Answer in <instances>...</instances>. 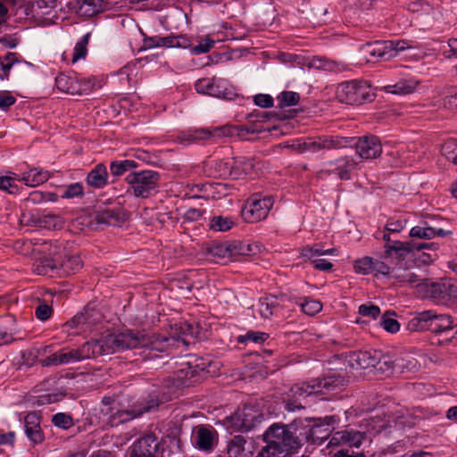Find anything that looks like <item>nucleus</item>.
Instances as JSON below:
<instances>
[{
  "mask_svg": "<svg viewBox=\"0 0 457 457\" xmlns=\"http://www.w3.org/2000/svg\"><path fill=\"white\" fill-rule=\"evenodd\" d=\"M181 368L165 378L161 386L153 390L141 403L138 414L150 411L161 404L177 398L183 388L200 383L211 373V361L196 355H188Z\"/></svg>",
  "mask_w": 457,
  "mask_h": 457,
  "instance_id": "nucleus-1",
  "label": "nucleus"
},
{
  "mask_svg": "<svg viewBox=\"0 0 457 457\" xmlns=\"http://www.w3.org/2000/svg\"><path fill=\"white\" fill-rule=\"evenodd\" d=\"M96 341L101 355L139 349L140 354H144L145 358H155L160 353L167 352L176 340L174 337H166L165 334H147L145 331L126 329L118 334L107 335Z\"/></svg>",
  "mask_w": 457,
  "mask_h": 457,
  "instance_id": "nucleus-2",
  "label": "nucleus"
},
{
  "mask_svg": "<svg viewBox=\"0 0 457 457\" xmlns=\"http://www.w3.org/2000/svg\"><path fill=\"white\" fill-rule=\"evenodd\" d=\"M101 356L100 348L97 347L96 339L84 343L78 348H62L41 360L44 367L59 366L81 361L86 359Z\"/></svg>",
  "mask_w": 457,
  "mask_h": 457,
  "instance_id": "nucleus-3",
  "label": "nucleus"
},
{
  "mask_svg": "<svg viewBox=\"0 0 457 457\" xmlns=\"http://www.w3.org/2000/svg\"><path fill=\"white\" fill-rule=\"evenodd\" d=\"M34 267V270L39 275L53 276L56 272L59 276H70L82 268V262L78 255L61 253L57 257L39 258Z\"/></svg>",
  "mask_w": 457,
  "mask_h": 457,
  "instance_id": "nucleus-4",
  "label": "nucleus"
},
{
  "mask_svg": "<svg viewBox=\"0 0 457 457\" xmlns=\"http://www.w3.org/2000/svg\"><path fill=\"white\" fill-rule=\"evenodd\" d=\"M278 433L293 453L297 452L305 443L311 444V418L295 419L289 424L273 423Z\"/></svg>",
  "mask_w": 457,
  "mask_h": 457,
  "instance_id": "nucleus-5",
  "label": "nucleus"
},
{
  "mask_svg": "<svg viewBox=\"0 0 457 457\" xmlns=\"http://www.w3.org/2000/svg\"><path fill=\"white\" fill-rule=\"evenodd\" d=\"M336 96L339 102L351 105L371 103L376 97L370 85L365 80L358 79L338 84Z\"/></svg>",
  "mask_w": 457,
  "mask_h": 457,
  "instance_id": "nucleus-6",
  "label": "nucleus"
},
{
  "mask_svg": "<svg viewBox=\"0 0 457 457\" xmlns=\"http://www.w3.org/2000/svg\"><path fill=\"white\" fill-rule=\"evenodd\" d=\"M161 180V174L152 170H140L129 172L125 181L129 185V191L136 197L148 198L156 191Z\"/></svg>",
  "mask_w": 457,
  "mask_h": 457,
  "instance_id": "nucleus-7",
  "label": "nucleus"
},
{
  "mask_svg": "<svg viewBox=\"0 0 457 457\" xmlns=\"http://www.w3.org/2000/svg\"><path fill=\"white\" fill-rule=\"evenodd\" d=\"M340 149L354 147L356 154L364 160H372L382 154V144L376 135L368 134L361 137H341Z\"/></svg>",
  "mask_w": 457,
  "mask_h": 457,
  "instance_id": "nucleus-8",
  "label": "nucleus"
},
{
  "mask_svg": "<svg viewBox=\"0 0 457 457\" xmlns=\"http://www.w3.org/2000/svg\"><path fill=\"white\" fill-rule=\"evenodd\" d=\"M440 245L437 242L420 243L413 240L409 241H394L391 245H384V252L381 258L386 260H395L398 262L404 261L408 257H411L414 251H421L424 249L437 251Z\"/></svg>",
  "mask_w": 457,
  "mask_h": 457,
  "instance_id": "nucleus-9",
  "label": "nucleus"
},
{
  "mask_svg": "<svg viewBox=\"0 0 457 457\" xmlns=\"http://www.w3.org/2000/svg\"><path fill=\"white\" fill-rule=\"evenodd\" d=\"M274 204L271 195H262L261 193L251 195L241 210V216L245 222L256 223L265 220Z\"/></svg>",
  "mask_w": 457,
  "mask_h": 457,
  "instance_id": "nucleus-10",
  "label": "nucleus"
},
{
  "mask_svg": "<svg viewBox=\"0 0 457 457\" xmlns=\"http://www.w3.org/2000/svg\"><path fill=\"white\" fill-rule=\"evenodd\" d=\"M263 417L260 411L251 404H245L233 414L227 417L224 423L228 429L232 431H249L261 423Z\"/></svg>",
  "mask_w": 457,
  "mask_h": 457,
  "instance_id": "nucleus-11",
  "label": "nucleus"
},
{
  "mask_svg": "<svg viewBox=\"0 0 457 457\" xmlns=\"http://www.w3.org/2000/svg\"><path fill=\"white\" fill-rule=\"evenodd\" d=\"M231 128L227 126L213 128H190L180 131L178 136V141L182 145L204 144L213 142L214 138L230 136Z\"/></svg>",
  "mask_w": 457,
  "mask_h": 457,
  "instance_id": "nucleus-12",
  "label": "nucleus"
},
{
  "mask_svg": "<svg viewBox=\"0 0 457 457\" xmlns=\"http://www.w3.org/2000/svg\"><path fill=\"white\" fill-rule=\"evenodd\" d=\"M265 445L262 446L255 457H290L292 450L278 433V429L270 425L262 435Z\"/></svg>",
  "mask_w": 457,
  "mask_h": 457,
  "instance_id": "nucleus-13",
  "label": "nucleus"
},
{
  "mask_svg": "<svg viewBox=\"0 0 457 457\" xmlns=\"http://www.w3.org/2000/svg\"><path fill=\"white\" fill-rule=\"evenodd\" d=\"M341 142V136L320 135L306 137L303 142H299L295 148L299 153H318L340 149Z\"/></svg>",
  "mask_w": 457,
  "mask_h": 457,
  "instance_id": "nucleus-14",
  "label": "nucleus"
},
{
  "mask_svg": "<svg viewBox=\"0 0 457 457\" xmlns=\"http://www.w3.org/2000/svg\"><path fill=\"white\" fill-rule=\"evenodd\" d=\"M160 442L154 433L137 438L129 449V457H159Z\"/></svg>",
  "mask_w": 457,
  "mask_h": 457,
  "instance_id": "nucleus-15",
  "label": "nucleus"
},
{
  "mask_svg": "<svg viewBox=\"0 0 457 457\" xmlns=\"http://www.w3.org/2000/svg\"><path fill=\"white\" fill-rule=\"evenodd\" d=\"M197 93L210 96L231 100L236 96L235 92L228 88L224 82L218 80L215 77L202 78L195 84Z\"/></svg>",
  "mask_w": 457,
  "mask_h": 457,
  "instance_id": "nucleus-16",
  "label": "nucleus"
},
{
  "mask_svg": "<svg viewBox=\"0 0 457 457\" xmlns=\"http://www.w3.org/2000/svg\"><path fill=\"white\" fill-rule=\"evenodd\" d=\"M338 420V417L335 415L311 418V444H323L334 430L335 424Z\"/></svg>",
  "mask_w": 457,
  "mask_h": 457,
  "instance_id": "nucleus-17",
  "label": "nucleus"
},
{
  "mask_svg": "<svg viewBox=\"0 0 457 457\" xmlns=\"http://www.w3.org/2000/svg\"><path fill=\"white\" fill-rule=\"evenodd\" d=\"M94 85L89 79L79 80L77 78L65 73H60L55 78L57 89L70 95H82L86 91L92 90Z\"/></svg>",
  "mask_w": 457,
  "mask_h": 457,
  "instance_id": "nucleus-18",
  "label": "nucleus"
},
{
  "mask_svg": "<svg viewBox=\"0 0 457 457\" xmlns=\"http://www.w3.org/2000/svg\"><path fill=\"white\" fill-rule=\"evenodd\" d=\"M26 333L18 327L16 318L12 314L0 316V346L23 340Z\"/></svg>",
  "mask_w": 457,
  "mask_h": 457,
  "instance_id": "nucleus-19",
  "label": "nucleus"
},
{
  "mask_svg": "<svg viewBox=\"0 0 457 457\" xmlns=\"http://www.w3.org/2000/svg\"><path fill=\"white\" fill-rule=\"evenodd\" d=\"M392 41H374L361 46L360 54L367 62H377L391 58Z\"/></svg>",
  "mask_w": 457,
  "mask_h": 457,
  "instance_id": "nucleus-20",
  "label": "nucleus"
},
{
  "mask_svg": "<svg viewBox=\"0 0 457 457\" xmlns=\"http://www.w3.org/2000/svg\"><path fill=\"white\" fill-rule=\"evenodd\" d=\"M21 221H24L28 226H35L47 229L61 228L62 226V220L59 215L46 212L23 213Z\"/></svg>",
  "mask_w": 457,
  "mask_h": 457,
  "instance_id": "nucleus-21",
  "label": "nucleus"
},
{
  "mask_svg": "<svg viewBox=\"0 0 457 457\" xmlns=\"http://www.w3.org/2000/svg\"><path fill=\"white\" fill-rule=\"evenodd\" d=\"M144 48H154L158 46L188 48L191 41L186 35H170L167 37H145L143 40Z\"/></svg>",
  "mask_w": 457,
  "mask_h": 457,
  "instance_id": "nucleus-22",
  "label": "nucleus"
},
{
  "mask_svg": "<svg viewBox=\"0 0 457 457\" xmlns=\"http://www.w3.org/2000/svg\"><path fill=\"white\" fill-rule=\"evenodd\" d=\"M42 414L40 411H29L24 417V429L29 440L34 445H40L45 441V434L41 428Z\"/></svg>",
  "mask_w": 457,
  "mask_h": 457,
  "instance_id": "nucleus-23",
  "label": "nucleus"
},
{
  "mask_svg": "<svg viewBox=\"0 0 457 457\" xmlns=\"http://www.w3.org/2000/svg\"><path fill=\"white\" fill-rule=\"evenodd\" d=\"M358 162L353 157L345 155L328 162L331 169L326 170L325 172L328 175L335 174L341 180H349L351 179V173L353 170L358 169Z\"/></svg>",
  "mask_w": 457,
  "mask_h": 457,
  "instance_id": "nucleus-24",
  "label": "nucleus"
},
{
  "mask_svg": "<svg viewBox=\"0 0 457 457\" xmlns=\"http://www.w3.org/2000/svg\"><path fill=\"white\" fill-rule=\"evenodd\" d=\"M366 438L367 435L364 432L356 430H344L336 432L329 443L332 445H338L341 447L358 449L361 447Z\"/></svg>",
  "mask_w": 457,
  "mask_h": 457,
  "instance_id": "nucleus-25",
  "label": "nucleus"
},
{
  "mask_svg": "<svg viewBox=\"0 0 457 457\" xmlns=\"http://www.w3.org/2000/svg\"><path fill=\"white\" fill-rule=\"evenodd\" d=\"M125 212L122 207H99L95 212L94 220L97 224L117 226L125 221Z\"/></svg>",
  "mask_w": 457,
  "mask_h": 457,
  "instance_id": "nucleus-26",
  "label": "nucleus"
},
{
  "mask_svg": "<svg viewBox=\"0 0 457 457\" xmlns=\"http://www.w3.org/2000/svg\"><path fill=\"white\" fill-rule=\"evenodd\" d=\"M382 357V352L376 349L361 350L351 353L350 362L360 369H369L377 367Z\"/></svg>",
  "mask_w": 457,
  "mask_h": 457,
  "instance_id": "nucleus-27",
  "label": "nucleus"
},
{
  "mask_svg": "<svg viewBox=\"0 0 457 457\" xmlns=\"http://www.w3.org/2000/svg\"><path fill=\"white\" fill-rule=\"evenodd\" d=\"M452 234L451 230L429 226L428 221H420L419 225L412 227L409 232L411 237L425 240H430L436 237H445Z\"/></svg>",
  "mask_w": 457,
  "mask_h": 457,
  "instance_id": "nucleus-28",
  "label": "nucleus"
},
{
  "mask_svg": "<svg viewBox=\"0 0 457 457\" xmlns=\"http://www.w3.org/2000/svg\"><path fill=\"white\" fill-rule=\"evenodd\" d=\"M447 281L442 279L438 282L422 284L427 297L432 299L437 304L448 305L447 300Z\"/></svg>",
  "mask_w": 457,
  "mask_h": 457,
  "instance_id": "nucleus-29",
  "label": "nucleus"
},
{
  "mask_svg": "<svg viewBox=\"0 0 457 457\" xmlns=\"http://www.w3.org/2000/svg\"><path fill=\"white\" fill-rule=\"evenodd\" d=\"M435 311H423L415 313L408 321L407 329L411 332L430 331L433 324Z\"/></svg>",
  "mask_w": 457,
  "mask_h": 457,
  "instance_id": "nucleus-30",
  "label": "nucleus"
},
{
  "mask_svg": "<svg viewBox=\"0 0 457 457\" xmlns=\"http://www.w3.org/2000/svg\"><path fill=\"white\" fill-rule=\"evenodd\" d=\"M108 178L106 166L100 162L87 173L86 182L92 188L102 189L108 185Z\"/></svg>",
  "mask_w": 457,
  "mask_h": 457,
  "instance_id": "nucleus-31",
  "label": "nucleus"
},
{
  "mask_svg": "<svg viewBox=\"0 0 457 457\" xmlns=\"http://www.w3.org/2000/svg\"><path fill=\"white\" fill-rule=\"evenodd\" d=\"M254 160L244 156L232 159V179H240L252 176L254 172Z\"/></svg>",
  "mask_w": 457,
  "mask_h": 457,
  "instance_id": "nucleus-32",
  "label": "nucleus"
},
{
  "mask_svg": "<svg viewBox=\"0 0 457 457\" xmlns=\"http://www.w3.org/2000/svg\"><path fill=\"white\" fill-rule=\"evenodd\" d=\"M215 435L216 431L212 428L200 425L195 429L194 442L201 450H211L213 447Z\"/></svg>",
  "mask_w": 457,
  "mask_h": 457,
  "instance_id": "nucleus-33",
  "label": "nucleus"
},
{
  "mask_svg": "<svg viewBox=\"0 0 457 457\" xmlns=\"http://www.w3.org/2000/svg\"><path fill=\"white\" fill-rule=\"evenodd\" d=\"M457 324H454L453 319L448 314L434 313L433 324L430 332L436 335L450 334L453 330L455 331Z\"/></svg>",
  "mask_w": 457,
  "mask_h": 457,
  "instance_id": "nucleus-34",
  "label": "nucleus"
},
{
  "mask_svg": "<svg viewBox=\"0 0 457 457\" xmlns=\"http://www.w3.org/2000/svg\"><path fill=\"white\" fill-rule=\"evenodd\" d=\"M273 116V113L267 111H260L255 110L250 113L247 114V120L250 122H253V125L247 126V125H242L238 128L239 132L245 131L247 133L254 134L262 131V127L258 126L257 122H264L266 120H269L270 117Z\"/></svg>",
  "mask_w": 457,
  "mask_h": 457,
  "instance_id": "nucleus-35",
  "label": "nucleus"
},
{
  "mask_svg": "<svg viewBox=\"0 0 457 457\" xmlns=\"http://www.w3.org/2000/svg\"><path fill=\"white\" fill-rule=\"evenodd\" d=\"M206 253L214 262H219V261L226 260V259L231 261L230 244L228 241H226V242L212 241L207 245Z\"/></svg>",
  "mask_w": 457,
  "mask_h": 457,
  "instance_id": "nucleus-36",
  "label": "nucleus"
},
{
  "mask_svg": "<svg viewBox=\"0 0 457 457\" xmlns=\"http://www.w3.org/2000/svg\"><path fill=\"white\" fill-rule=\"evenodd\" d=\"M345 378L338 373H331L323 378H315V383L320 386V394L339 389L346 385Z\"/></svg>",
  "mask_w": 457,
  "mask_h": 457,
  "instance_id": "nucleus-37",
  "label": "nucleus"
},
{
  "mask_svg": "<svg viewBox=\"0 0 457 457\" xmlns=\"http://www.w3.org/2000/svg\"><path fill=\"white\" fill-rule=\"evenodd\" d=\"M50 178V171L39 168H31L22 173L20 180L26 186L37 187L46 182Z\"/></svg>",
  "mask_w": 457,
  "mask_h": 457,
  "instance_id": "nucleus-38",
  "label": "nucleus"
},
{
  "mask_svg": "<svg viewBox=\"0 0 457 457\" xmlns=\"http://www.w3.org/2000/svg\"><path fill=\"white\" fill-rule=\"evenodd\" d=\"M320 393V386L315 383V379L308 382L297 383L291 386L289 390V396L294 398L307 397L312 395H318Z\"/></svg>",
  "mask_w": 457,
  "mask_h": 457,
  "instance_id": "nucleus-39",
  "label": "nucleus"
},
{
  "mask_svg": "<svg viewBox=\"0 0 457 457\" xmlns=\"http://www.w3.org/2000/svg\"><path fill=\"white\" fill-rule=\"evenodd\" d=\"M34 246L35 250L39 253H43L45 257H57L62 253V251L64 250L63 246L57 243V241L53 242L52 240H37L35 242Z\"/></svg>",
  "mask_w": 457,
  "mask_h": 457,
  "instance_id": "nucleus-40",
  "label": "nucleus"
},
{
  "mask_svg": "<svg viewBox=\"0 0 457 457\" xmlns=\"http://www.w3.org/2000/svg\"><path fill=\"white\" fill-rule=\"evenodd\" d=\"M419 81L414 79H400L395 84L386 86L385 91L395 95H407L414 91Z\"/></svg>",
  "mask_w": 457,
  "mask_h": 457,
  "instance_id": "nucleus-41",
  "label": "nucleus"
},
{
  "mask_svg": "<svg viewBox=\"0 0 457 457\" xmlns=\"http://www.w3.org/2000/svg\"><path fill=\"white\" fill-rule=\"evenodd\" d=\"M113 408H110V415L108 417L107 422L111 427H118L120 424H123L127 421H129L136 418L137 414H134L132 411L128 410H120L117 409L113 411Z\"/></svg>",
  "mask_w": 457,
  "mask_h": 457,
  "instance_id": "nucleus-42",
  "label": "nucleus"
},
{
  "mask_svg": "<svg viewBox=\"0 0 457 457\" xmlns=\"http://www.w3.org/2000/svg\"><path fill=\"white\" fill-rule=\"evenodd\" d=\"M278 307V298L270 295L261 297L258 303V312L263 319H270L274 314V310Z\"/></svg>",
  "mask_w": 457,
  "mask_h": 457,
  "instance_id": "nucleus-43",
  "label": "nucleus"
},
{
  "mask_svg": "<svg viewBox=\"0 0 457 457\" xmlns=\"http://www.w3.org/2000/svg\"><path fill=\"white\" fill-rule=\"evenodd\" d=\"M138 163L134 160L112 161L110 163L111 174L114 177H120L127 171H133L137 169Z\"/></svg>",
  "mask_w": 457,
  "mask_h": 457,
  "instance_id": "nucleus-44",
  "label": "nucleus"
},
{
  "mask_svg": "<svg viewBox=\"0 0 457 457\" xmlns=\"http://www.w3.org/2000/svg\"><path fill=\"white\" fill-rule=\"evenodd\" d=\"M173 334L170 337H175V343L173 345L170 346V348L174 347L175 345L179 342V338L181 337H195L196 334L195 328L193 324L187 322V321H180L174 324V327H172ZM166 337H169L168 335H165Z\"/></svg>",
  "mask_w": 457,
  "mask_h": 457,
  "instance_id": "nucleus-45",
  "label": "nucleus"
},
{
  "mask_svg": "<svg viewBox=\"0 0 457 457\" xmlns=\"http://www.w3.org/2000/svg\"><path fill=\"white\" fill-rule=\"evenodd\" d=\"M85 318L80 312L77 313L71 320L66 321L62 328L65 331L70 335H77L82 332H87V328L85 326Z\"/></svg>",
  "mask_w": 457,
  "mask_h": 457,
  "instance_id": "nucleus-46",
  "label": "nucleus"
},
{
  "mask_svg": "<svg viewBox=\"0 0 457 457\" xmlns=\"http://www.w3.org/2000/svg\"><path fill=\"white\" fill-rule=\"evenodd\" d=\"M246 440L243 436H235L228 445L229 457H245Z\"/></svg>",
  "mask_w": 457,
  "mask_h": 457,
  "instance_id": "nucleus-47",
  "label": "nucleus"
},
{
  "mask_svg": "<svg viewBox=\"0 0 457 457\" xmlns=\"http://www.w3.org/2000/svg\"><path fill=\"white\" fill-rule=\"evenodd\" d=\"M276 99L278 102L277 108L284 109L296 105L300 101V95L294 91H283Z\"/></svg>",
  "mask_w": 457,
  "mask_h": 457,
  "instance_id": "nucleus-48",
  "label": "nucleus"
},
{
  "mask_svg": "<svg viewBox=\"0 0 457 457\" xmlns=\"http://www.w3.org/2000/svg\"><path fill=\"white\" fill-rule=\"evenodd\" d=\"M230 249H231V261H239L240 256H249L252 254V246L249 244H245L241 241H231Z\"/></svg>",
  "mask_w": 457,
  "mask_h": 457,
  "instance_id": "nucleus-49",
  "label": "nucleus"
},
{
  "mask_svg": "<svg viewBox=\"0 0 457 457\" xmlns=\"http://www.w3.org/2000/svg\"><path fill=\"white\" fill-rule=\"evenodd\" d=\"M235 221L230 217H224L221 215L213 216L209 223V227L214 231H228L233 228Z\"/></svg>",
  "mask_w": 457,
  "mask_h": 457,
  "instance_id": "nucleus-50",
  "label": "nucleus"
},
{
  "mask_svg": "<svg viewBox=\"0 0 457 457\" xmlns=\"http://www.w3.org/2000/svg\"><path fill=\"white\" fill-rule=\"evenodd\" d=\"M391 277L401 286L405 285V284L410 285V286H414V285L420 286L421 285L420 284L421 278H420V276H418L417 274H415L413 272L403 270L402 272H396V273L391 275Z\"/></svg>",
  "mask_w": 457,
  "mask_h": 457,
  "instance_id": "nucleus-51",
  "label": "nucleus"
},
{
  "mask_svg": "<svg viewBox=\"0 0 457 457\" xmlns=\"http://www.w3.org/2000/svg\"><path fill=\"white\" fill-rule=\"evenodd\" d=\"M441 153L449 162L457 166V139L446 141L442 145Z\"/></svg>",
  "mask_w": 457,
  "mask_h": 457,
  "instance_id": "nucleus-52",
  "label": "nucleus"
},
{
  "mask_svg": "<svg viewBox=\"0 0 457 457\" xmlns=\"http://www.w3.org/2000/svg\"><path fill=\"white\" fill-rule=\"evenodd\" d=\"M84 195V186L80 182L71 183L62 187L61 197L63 199H71L75 197H82Z\"/></svg>",
  "mask_w": 457,
  "mask_h": 457,
  "instance_id": "nucleus-53",
  "label": "nucleus"
},
{
  "mask_svg": "<svg viewBox=\"0 0 457 457\" xmlns=\"http://www.w3.org/2000/svg\"><path fill=\"white\" fill-rule=\"evenodd\" d=\"M300 306L302 312L309 316H314L322 310V303L311 297H305Z\"/></svg>",
  "mask_w": 457,
  "mask_h": 457,
  "instance_id": "nucleus-54",
  "label": "nucleus"
},
{
  "mask_svg": "<svg viewBox=\"0 0 457 457\" xmlns=\"http://www.w3.org/2000/svg\"><path fill=\"white\" fill-rule=\"evenodd\" d=\"M270 337V335L265 332L261 331H253L249 330L246 332L245 335H241L237 337V342L239 344L246 343L247 341H252L258 344L264 343L268 338Z\"/></svg>",
  "mask_w": 457,
  "mask_h": 457,
  "instance_id": "nucleus-55",
  "label": "nucleus"
},
{
  "mask_svg": "<svg viewBox=\"0 0 457 457\" xmlns=\"http://www.w3.org/2000/svg\"><path fill=\"white\" fill-rule=\"evenodd\" d=\"M52 423L62 429H69L74 426L73 418L71 414L58 412L52 417Z\"/></svg>",
  "mask_w": 457,
  "mask_h": 457,
  "instance_id": "nucleus-56",
  "label": "nucleus"
},
{
  "mask_svg": "<svg viewBox=\"0 0 457 457\" xmlns=\"http://www.w3.org/2000/svg\"><path fill=\"white\" fill-rule=\"evenodd\" d=\"M373 258L365 256L356 260L353 263L354 271L358 274L367 275L372 273Z\"/></svg>",
  "mask_w": 457,
  "mask_h": 457,
  "instance_id": "nucleus-57",
  "label": "nucleus"
},
{
  "mask_svg": "<svg viewBox=\"0 0 457 457\" xmlns=\"http://www.w3.org/2000/svg\"><path fill=\"white\" fill-rule=\"evenodd\" d=\"M389 315H395V312H393L390 313L389 312H386L383 314L379 322L380 326L389 333H396L400 329V324L395 319Z\"/></svg>",
  "mask_w": 457,
  "mask_h": 457,
  "instance_id": "nucleus-58",
  "label": "nucleus"
},
{
  "mask_svg": "<svg viewBox=\"0 0 457 457\" xmlns=\"http://www.w3.org/2000/svg\"><path fill=\"white\" fill-rule=\"evenodd\" d=\"M215 171L213 176L220 178L230 177L232 179V162L219 160L213 163Z\"/></svg>",
  "mask_w": 457,
  "mask_h": 457,
  "instance_id": "nucleus-59",
  "label": "nucleus"
},
{
  "mask_svg": "<svg viewBox=\"0 0 457 457\" xmlns=\"http://www.w3.org/2000/svg\"><path fill=\"white\" fill-rule=\"evenodd\" d=\"M406 224H407L406 219H402L400 217L399 218L392 217L387 220L384 229H385V231L393 233V234L400 233L401 231H403L404 229V228L406 227Z\"/></svg>",
  "mask_w": 457,
  "mask_h": 457,
  "instance_id": "nucleus-60",
  "label": "nucleus"
},
{
  "mask_svg": "<svg viewBox=\"0 0 457 457\" xmlns=\"http://www.w3.org/2000/svg\"><path fill=\"white\" fill-rule=\"evenodd\" d=\"M89 34L83 36L75 45L72 62H75L79 59L85 58L87 55V46L88 44Z\"/></svg>",
  "mask_w": 457,
  "mask_h": 457,
  "instance_id": "nucleus-61",
  "label": "nucleus"
},
{
  "mask_svg": "<svg viewBox=\"0 0 457 457\" xmlns=\"http://www.w3.org/2000/svg\"><path fill=\"white\" fill-rule=\"evenodd\" d=\"M80 314L85 318L84 323L87 328V331L91 330L99 320V313L93 308L85 307Z\"/></svg>",
  "mask_w": 457,
  "mask_h": 457,
  "instance_id": "nucleus-62",
  "label": "nucleus"
},
{
  "mask_svg": "<svg viewBox=\"0 0 457 457\" xmlns=\"http://www.w3.org/2000/svg\"><path fill=\"white\" fill-rule=\"evenodd\" d=\"M0 190L9 194H16L19 191L15 184V178L11 176H0Z\"/></svg>",
  "mask_w": 457,
  "mask_h": 457,
  "instance_id": "nucleus-63",
  "label": "nucleus"
},
{
  "mask_svg": "<svg viewBox=\"0 0 457 457\" xmlns=\"http://www.w3.org/2000/svg\"><path fill=\"white\" fill-rule=\"evenodd\" d=\"M54 309L52 305H49L46 303H40L36 310L35 316L37 320L41 321H46L53 315Z\"/></svg>",
  "mask_w": 457,
  "mask_h": 457,
  "instance_id": "nucleus-64",
  "label": "nucleus"
}]
</instances>
